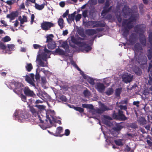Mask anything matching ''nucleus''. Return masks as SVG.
Returning <instances> with one entry per match:
<instances>
[{"instance_id": "f257e3e1", "label": "nucleus", "mask_w": 152, "mask_h": 152, "mask_svg": "<svg viewBox=\"0 0 152 152\" xmlns=\"http://www.w3.org/2000/svg\"><path fill=\"white\" fill-rule=\"evenodd\" d=\"M138 15H132L129 18L124 20L122 22L123 32L122 34L125 38H126L128 36L129 31L134 26L132 22L135 21Z\"/></svg>"}, {"instance_id": "f03ea898", "label": "nucleus", "mask_w": 152, "mask_h": 152, "mask_svg": "<svg viewBox=\"0 0 152 152\" xmlns=\"http://www.w3.org/2000/svg\"><path fill=\"white\" fill-rule=\"evenodd\" d=\"M133 49L134 51V56L133 58L131 59V61L141 64H144L146 63L147 59L146 56L141 55H137L136 52L142 50L141 44L139 43H136L134 45Z\"/></svg>"}, {"instance_id": "7ed1b4c3", "label": "nucleus", "mask_w": 152, "mask_h": 152, "mask_svg": "<svg viewBox=\"0 0 152 152\" xmlns=\"http://www.w3.org/2000/svg\"><path fill=\"white\" fill-rule=\"evenodd\" d=\"M44 51L41 52V50L40 49L39 52L41 53L37 55V60L38 62L39 65L42 67H45L47 66L48 63H47V64H45L42 60L47 62L48 54H49L51 52L47 49L46 47H45Z\"/></svg>"}, {"instance_id": "20e7f679", "label": "nucleus", "mask_w": 152, "mask_h": 152, "mask_svg": "<svg viewBox=\"0 0 152 152\" xmlns=\"http://www.w3.org/2000/svg\"><path fill=\"white\" fill-rule=\"evenodd\" d=\"M85 27H88L89 26L94 28L98 27H105L106 24L104 21L101 22L99 21H89L84 23Z\"/></svg>"}, {"instance_id": "39448f33", "label": "nucleus", "mask_w": 152, "mask_h": 152, "mask_svg": "<svg viewBox=\"0 0 152 152\" xmlns=\"http://www.w3.org/2000/svg\"><path fill=\"white\" fill-rule=\"evenodd\" d=\"M112 116L114 119L119 121H125L128 119L124 114V112L121 110H118V113H116L115 111H113Z\"/></svg>"}, {"instance_id": "423d86ee", "label": "nucleus", "mask_w": 152, "mask_h": 152, "mask_svg": "<svg viewBox=\"0 0 152 152\" xmlns=\"http://www.w3.org/2000/svg\"><path fill=\"white\" fill-rule=\"evenodd\" d=\"M15 88L13 90V91L16 94L19 95L22 92L24 89V86L22 83L20 82H15L14 83Z\"/></svg>"}, {"instance_id": "0eeeda50", "label": "nucleus", "mask_w": 152, "mask_h": 152, "mask_svg": "<svg viewBox=\"0 0 152 152\" xmlns=\"http://www.w3.org/2000/svg\"><path fill=\"white\" fill-rule=\"evenodd\" d=\"M41 28L42 29L48 31L51 27L54 26V23L49 22L45 21L41 23Z\"/></svg>"}, {"instance_id": "6e6552de", "label": "nucleus", "mask_w": 152, "mask_h": 152, "mask_svg": "<svg viewBox=\"0 0 152 152\" xmlns=\"http://www.w3.org/2000/svg\"><path fill=\"white\" fill-rule=\"evenodd\" d=\"M29 115L23 111H20L18 113V121L20 122L25 120L27 119L29 117Z\"/></svg>"}, {"instance_id": "1a4fd4ad", "label": "nucleus", "mask_w": 152, "mask_h": 152, "mask_svg": "<svg viewBox=\"0 0 152 152\" xmlns=\"http://www.w3.org/2000/svg\"><path fill=\"white\" fill-rule=\"evenodd\" d=\"M132 10L130 9L129 7L126 5H124L122 9L123 15L124 18H127L128 16H129L131 13Z\"/></svg>"}, {"instance_id": "9d476101", "label": "nucleus", "mask_w": 152, "mask_h": 152, "mask_svg": "<svg viewBox=\"0 0 152 152\" xmlns=\"http://www.w3.org/2000/svg\"><path fill=\"white\" fill-rule=\"evenodd\" d=\"M30 111L32 113L33 115L37 118L39 120L40 122L42 123L44 122V121L42 119V118L39 115V113L33 107H30Z\"/></svg>"}, {"instance_id": "9b49d317", "label": "nucleus", "mask_w": 152, "mask_h": 152, "mask_svg": "<svg viewBox=\"0 0 152 152\" xmlns=\"http://www.w3.org/2000/svg\"><path fill=\"white\" fill-rule=\"evenodd\" d=\"M23 91L25 95L27 96L33 97L35 95L33 91L31 90L28 87H25Z\"/></svg>"}, {"instance_id": "f8f14e48", "label": "nucleus", "mask_w": 152, "mask_h": 152, "mask_svg": "<svg viewBox=\"0 0 152 152\" xmlns=\"http://www.w3.org/2000/svg\"><path fill=\"white\" fill-rule=\"evenodd\" d=\"M70 39L73 43L77 45L80 46L85 45V42L79 41L78 37L76 38L74 36H72L71 37Z\"/></svg>"}, {"instance_id": "ddd939ff", "label": "nucleus", "mask_w": 152, "mask_h": 152, "mask_svg": "<svg viewBox=\"0 0 152 152\" xmlns=\"http://www.w3.org/2000/svg\"><path fill=\"white\" fill-rule=\"evenodd\" d=\"M37 95L43 99H45L50 101L51 99V97L45 91H40Z\"/></svg>"}, {"instance_id": "4468645a", "label": "nucleus", "mask_w": 152, "mask_h": 152, "mask_svg": "<svg viewBox=\"0 0 152 152\" xmlns=\"http://www.w3.org/2000/svg\"><path fill=\"white\" fill-rule=\"evenodd\" d=\"M137 39V34L135 33H132L129 37V41L131 44L133 45L135 43Z\"/></svg>"}, {"instance_id": "2eb2a0df", "label": "nucleus", "mask_w": 152, "mask_h": 152, "mask_svg": "<svg viewBox=\"0 0 152 152\" xmlns=\"http://www.w3.org/2000/svg\"><path fill=\"white\" fill-rule=\"evenodd\" d=\"M96 88L99 92L102 93L104 90L105 86L103 83H99L96 85Z\"/></svg>"}, {"instance_id": "dca6fc26", "label": "nucleus", "mask_w": 152, "mask_h": 152, "mask_svg": "<svg viewBox=\"0 0 152 152\" xmlns=\"http://www.w3.org/2000/svg\"><path fill=\"white\" fill-rule=\"evenodd\" d=\"M25 78V80L28 83L31 84L33 86H35V85L34 83L33 80L28 75H26L24 77Z\"/></svg>"}, {"instance_id": "f3484780", "label": "nucleus", "mask_w": 152, "mask_h": 152, "mask_svg": "<svg viewBox=\"0 0 152 152\" xmlns=\"http://www.w3.org/2000/svg\"><path fill=\"white\" fill-rule=\"evenodd\" d=\"M132 77L129 75H125L123 77V81L125 83L130 82L132 81Z\"/></svg>"}, {"instance_id": "a211bd4d", "label": "nucleus", "mask_w": 152, "mask_h": 152, "mask_svg": "<svg viewBox=\"0 0 152 152\" xmlns=\"http://www.w3.org/2000/svg\"><path fill=\"white\" fill-rule=\"evenodd\" d=\"M63 128L61 127H58L57 128L56 133H54L53 135L55 136H62L60 134L62 132Z\"/></svg>"}, {"instance_id": "6ab92c4d", "label": "nucleus", "mask_w": 152, "mask_h": 152, "mask_svg": "<svg viewBox=\"0 0 152 152\" xmlns=\"http://www.w3.org/2000/svg\"><path fill=\"white\" fill-rule=\"evenodd\" d=\"M60 47L63 48L64 49H65L66 51L67 52H69V46L67 42L66 41L63 42Z\"/></svg>"}, {"instance_id": "aec40b11", "label": "nucleus", "mask_w": 152, "mask_h": 152, "mask_svg": "<svg viewBox=\"0 0 152 152\" xmlns=\"http://www.w3.org/2000/svg\"><path fill=\"white\" fill-rule=\"evenodd\" d=\"M53 54H58L62 55H64L65 54V51L59 48L56 49L53 52Z\"/></svg>"}, {"instance_id": "412c9836", "label": "nucleus", "mask_w": 152, "mask_h": 152, "mask_svg": "<svg viewBox=\"0 0 152 152\" xmlns=\"http://www.w3.org/2000/svg\"><path fill=\"white\" fill-rule=\"evenodd\" d=\"M138 122L141 126H143L147 123V121L145 119L142 117L139 118L138 120Z\"/></svg>"}, {"instance_id": "4be33fe9", "label": "nucleus", "mask_w": 152, "mask_h": 152, "mask_svg": "<svg viewBox=\"0 0 152 152\" xmlns=\"http://www.w3.org/2000/svg\"><path fill=\"white\" fill-rule=\"evenodd\" d=\"M48 47L50 49H53L56 47V45L55 41H52L48 43Z\"/></svg>"}, {"instance_id": "5701e85b", "label": "nucleus", "mask_w": 152, "mask_h": 152, "mask_svg": "<svg viewBox=\"0 0 152 152\" xmlns=\"http://www.w3.org/2000/svg\"><path fill=\"white\" fill-rule=\"evenodd\" d=\"M134 31L136 33L139 32H142L143 31V28L141 25L136 26L134 28Z\"/></svg>"}, {"instance_id": "b1692460", "label": "nucleus", "mask_w": 152, "mask_h": 152, "mask_svg": "<svg viewBox=\"0 0 152 152\" xmlns=\"http://www.w3.org/2000/svg\"><path fill=\"white\" fill-rule=\"evenodd\" d=\"M87 34L89 36L93 35L96 34V31L94 29H88L86 30Z\"/></svg>"}, {"instance_id": "393cba45", "label": "nucleus", "mask_w": 152, "mask_h": 152, "mask_svg": "<svg viewBox=\"0 0 152 152\" xmlns=\"http://www.w3.org/2000/svg\"><path fill=\"white\" fill-rule=\"evenodd\" d=\"M115 15L116 16V18L120 23H121L122 21L121 14L120 12H115Z\"/></svg>"}, {"instance_id": "a878e982", "label": "nucleus", "mask_w": 152, "mask_h": 152, "mask_svg": "<svg viewBox=\"0 0 152 152\" xmlns=\"http://www.w3.org/2000/svg\"><path fill=\"white\" fill-rule=\"evenodd\" d=\"M45 5V3H43L41 5H39L37 3H35V7L36 9L41 10L43 9Z\"/></svg>"}, {"instance_id": "bb28decb", "label": "nucleus", "mask_w": 152, "mask_h": 152, "mask_svg": "<svg viewBox=\"0 0 152 152\" xmlns=\"http://www.w3.org/2000/svg\"><path fill=\"white\" fill-rule=\"evenodd\" d=\"M54 36L52 34H50L48 35L46 37L47 40L46 42L48 43L52 42V41H54L52 38Z\"/></svg>"}, {"instance_id": "cd10ccee", "label": "nucleus", "mask_w": 152, "mask_h": 152, "mask_svg": "<svg viewBox=\"0 0 152 152\" xmlns=\"http://www.w3.org/2000/svg\"><path fill=\"white\" fill-rule=\"evenodd\" d=\"M122 90V88H121L116 89L115 90V96L116 97L120 96Z\"/></svg>"}, {"instance_id": "c85d7f7f", "label": "nucleus", "mask_w": 152, "mask_h": 152, "mask_svg": "<svg viewBox=\"0 0 152 152\" xmlns=\"http://www.w3.org/2000/svg\"><path fill=\"white\" fill-rule=\"evenodd\" d=\"M148 54L147 56L149 60H151V62L152 64V50L149 49L148 50Z\"/></svg>"}, {"instance_id": "c756f323", "label": "nucleus", "mask_w": 152, "mask_h": 152, "mask_svg": "<svg viewBox=\"0 0 152 152\" xmlns=\"http://www.w3.org/2000/svg\"><path fill=\"white\" fill-rule=\"evenodd\" d=\"M58 25L60 27L61 29H62L64 27V20L62 18H60L58 20Z\"/></svg>"}, {"instance_id": "7c9ffc66", "label": "nucleus", "mask_w": 152, "mask_h": 152, "mask_svg": "<svg viewBox=\"0 0 152 152\" xmlns=\"http://www.w3.org/2000/svg\"><path fill=\"white\" fill-rule=\"evenodd\" d=\"M73 108L75 110L79 112L80 113H82L84 111V109L81 107H75L73 106Z\"/></svg>"}, {"instance_id": "2f4dec72", "label": "nucleus", "mask_w": 152, "mask_h": 152, "mask_svg": "<svg viewBox=\"0 0 152 152\" xmlns=\"http://www.w3.org/2000/svg\"><path fill=\"white\" fill-rule=\"evenodd\" d=\"M134 71L136 74L138 75H140L142 73L140 69L138 67L135 68Z\"/></svg>"}, {"instance_id": "473e14b6", "label": "nucleus", "mask_w": 152, "mask_h": 152, "mask_svg": "<svg viewBox=\"0 0 152 152\" xmlns=\"http://www.w3.org/2000/svg\"><path fill=\"white\" fill-rule=\"evenodd\" d=\"M85 45L83 46H80L84 47L86 49V51L88 52L89 51L91 50L92 48L88 44H86V43L85 42Z\"/></svg>"}, {"instance_id": "72a5a7b5", "label": "nucleus", "mask_w": 152, "mask_h": 152, "mask_svg": "<svg viewBox=\"0 0 152 152\" xmlns=\"http://www.w3.org/2000/svg\"><path fill=\"white\" fill-rule=\"evenodd\" d=\"M113 90L112 88H109L106 91L105 93L106 95L110 96V95L113 93Z\"/></svg>"}, {"instance_id": "f704fd0d", "label": "nucleus", "mask_w": 152, "mask_h": 152, "mask_svg": "<svg viewBox=\"0 0 152 152\" xmlns=\"http://www.w3.org/2000/svg\"><path fill=\"white\" fill-rule=\"evenodd\" d=\"M11 40V39L10 37L6 36L3 37L1 39L2 41L6 42H9Z\"/></svg>"}, {"instance_id": "c9c22d12", "label": "nucleus", "mask_w": 152, "mask_h": 152, "mask_svg": "<svg viewBox=\"0 0 152 152\" xmlns=\"http://www.w3.org/2000/svg\"><path fill=\"white\" fill-rule=\"evenodd\" d=\"M26 68L27 71L30 72L33 68L32 64L31 63L27 64V65L26 66Z\"/></svg>"}, {"instance_id": "e433bc0d", "label": "nucleus", "mask_w": 152, "mask_h": 152, "mask_svg": "<svg viewBox=\"0 0 152 152\" xmlns=\"http://www.w3.org/2000/svg\"><path fill=\"white\" fill-rule=\"evenodd\" d=\"M20 94V97L21 98L22 100L24 102H27V96L21 93Z\"/></svg>"}, {"instance_id": "4c0bfd02", "label": "nucleus", "mask_w": 152, "mask_h": 152, "mask_svg": "<svg viewBox=\"0 0 152 152\" xmlns=\"http://www.w3.org/2000/svg\"><path fill=\"white\" fill-rule=\"evenodd\" d=\"M75 16L72 14H69L68 18L67 19V21L69 23V20L74 21L75 19Z\"/></svg>"}, {"instance_id": "58836bf2", "label": "nucleus", "mask_w": 152, "mask_h": 152, "mask_svg": "<svg viewBox=\"0 0 152 152\" xmlns=\"http://www.w3.org/2000/svg\"><path fill=\"white\" fill-rule=\"evenodd\" d=\"M11 16L12 17V20H14L15 18L18 16V12L17 11L13 12L11 13Z\"/></svg>"}, {"instance_id": "ea45409f", "label": "nucleus", "mask_w": 152, "mask_h": 152, "mask_svg": "<svg viewBox=\"0 0 152 152\" xmlns=\"http://www.w3.org/2000/svg\"><path fill=\"white\" fill-rule=\"evenodd\" d=\"M122 128V126L121 125H118L116 127L113 128V129L117 132V135L118 134V132Z\"/></svg>"}, {"instance_id": "a19ab883", "label": "nucleus", "mask_w": 152, "mask_h": 152, "mask_svg": "<svg viewBox=\"0 0 152 152\" xmlns=\"http://www.w3.org/2000/svg\"><path fill=\"white\" fill-rule=\"evenodd\" d=\"M114 142L115 144L121 146L123 145V143L121 139H118V140H115Z\"/></svg>"}, {"instance_id": "79ce46f5", "label": "nucleus", "mask_w": 152, "mask_h": 152, "mask_svg": "<svg viewBox=\"0 0 152 152\" xmlns=\"http://www.w3.org/2000/svg\"><path fill=\"white\" fill-rule=\"evenodd\" d=\"M101 109H102V111L103 112L107 111V110H108L111 109H110L107 106L105 105L104 104H102L101 107Z\"/></svg>"}, {"instance_id": "37998d69", "label": "nucleus", "mask_w": 152, "mask_h": 152, "mask_svg": "<svg viewBox=\"0 0 152 152\" xmlns=\"http://www.w3.org/2000/svg\"><path fill=\"white\" fill-rule=\"evenodd\" d=\"M119 108H120L118 110H124L126 111H127V107L126 105H123L121 104H120L118 106Z\"/></svg>"}, {"instance_id": "c03bdc74", "label": "nucleus", "mask_w": 152, "mask_h": 152, "mask_svg": "<svg viewBox=\"0 0 152 152\" xmlns=\"http://www.w3.org/2000/svg\"><path fill=\"white\" fill-rule=\"evenodd\" d=\"M23 18L19 20L20 21V24H23L24 22H27V19L26 16L23 15Z\"/></svg>"}, {"instance_id": "a18cd8bd", "label": "nucleus", "mask_w": 152, "mask_h": 152, "mask_svg": "<svg viewBox=\"0 0 152 152\" xmlns=\"http://www.w3.org/2000/svg\"><path fill=\"white\" fill-rule=\"evenodd\" d=\"M149 79L148 80V83L150 85L152 84V70H151L150 72Z\"/></svg>"}, {"instance_id": "49530a36", "label": "nucleus", "mask_w": 152, "mask_h": 152, "mask_svg": "<svg viewBox=\"0 0 152 152\" xmlns=\"http://www.w3.org/2000/svg\"><path fill=\"white\" fill-rule=\"evenodd\" d=\"M140 41L141 43L143 45H145L146 39L144 37L140 38Z\"/></svg>"}, {"instance_id": "de8ad7c7", "label": "nucleus", "mask_w": 152, "mask_h": 152, "mask_svg": "<svg viewBox=\"0 0 152 152\" xmlns=\"http://www.w3.org/2000/svg\"><path fill=\"white\" fill-rule=\"evenodd\" d=\"M109 12L108 11V10H107V8H105V7H103V10L101 12V14L103 16H104L105 14Z\"/></svg>"}, {"instance_id": "09e8293b", "label": "nucleus", "mask_w": 152, "mask_h": 152, "mask_svg": "<svg viewBox=\"0 0 152 152\" xmlns=\"http://www.w3.org/2000/svg\"><path fill=\"white\" fill-rule=\"evenodd\" d=\"M15 47V45L13 44L8 45V48L10 51L14 50Z\"/></svg>"}, {"instance_id": "8fccbe9b", "label": "nucleus", "mask_w": 152, "mask_h": 152, "mask_svg": "<svg viewBox=\"0 0 152 152\" xmlns=\"http://www.w3.org/2000/svg\"><path fill=\"white\" fill-rule=\"evenodd\" d=\"M88 82L91 85H94L95 84L94 80L92 78H89L87 80Z\"/></svg>"}, {"instance_id": "3c124183", "label": "nucleus", "mask_w": 152, "mask_h": 152, "mask_svg": "<svg viewBox=\"0 0 152 152\" xmlns=\"http://www.w3.org/2000/svg\"><path fill=\"white\" fill-rule=\"evenodd\" d=\"M83 94L85 96H89L90 92L86 89L84 91Z\"/></svg>"}, {"instance_id": "603ef678", "label": "nucleus", "mask_w": 152, "mask_h": 152, "mask_svg": "<svg viewBox=\"0 0 152 152\" xmlns=\"http://www.w3.org/2000/svg\"><path fill=\"white\" fill-rule=\"evenodd\" d=\"M81 18V14H77L75 17V20L76 22L80 21Z\"/></svg>"}, {"instance_id": "864d4df0", "label": "nucleus", "mask_w": 152, "mask_h": 152, "mask_svg": "<svg viewBox=\"0 0 152 152\" xmlns=\"http://www.w3.org/2000/svg\"><path fill=\"white\" fill-rule=\"evenodd\" d=\"M6 46L1 42H0V48L2 50H5L6 49Z\"/></svg>"}, {"instance_id": "5fc2aeb1", "label": "nucleus", "mask_w": 152, "mask_h": 152, "mask_svg": "<svg viewBox=\"0 0 152 152\" xmlns=\"http://www.w3.org/2000/svg\"><path fill=\"white\" fill-rule=\"evenodd\" d=\"M35 106L41 110H44L45 108V106L43 105H36Z\"/></svg>"}, {"instance_id": "6e6d98bb", "label": "nucleus", "mask_w": 152, "mask_h": 152, "mask_svg": "<svg viewBox=\"0 0 152 152\" xmlns=\"http://www.w3.org/2000/svg\"><path fill=\"white\" fill-rule=\"evenodd\" d=\"M82 15L84 18H86L88 16V11L86 10L83 11L82 13Z\"/></svg>"}, {"instance_id": "4d7b16f0", "label": "nucleus", "mask_w": 152, "mask_h": 152, "mask_svg": "<svg viewBox=\"0 0 152 152\" xmlns=\"http://www.w3.org/2000/svg\"><path fill=\"white\" fill-rule=\"evenodd\" d=\"M60 99L62 101L64 102H66L67 101V98L64 95H62L60 97Z\"/></svg>"}, {"instance_id": "13d9d810", "label": "nucleus", "mask_w": 152, "mask_h": 152, "mask_svg": "<svg viewBox=\"0 0 152 152\" xmlns=\"http://www.w3.org/2000/svg\"><path fill=\"white\" fill-rule=\"evenodd\" d=\"M149 42L152 46V33H150L149 34Z\"/></svg>"}, {"instance_id": "bf43d9fd", "label": "nucleus", "mask_w": 152, "mask_h": 152, "mask_svg": "<svg viewBox=\"0 0 152 152\" xmlns=\"http://www.w3.org/2000/svg\"><path fill=\"white\" fill-rule=\"evenodd\" d=\"M130 127L134 129H136L137 128V126L135 123H132L130 125Z\"/></svg>"}, {"instance_id": "052dcab7", "label": "nucleus", "mask_w": 152, "mask_h": 152, "mask_svg": "<svg viewBox=\"0 0 152 152\" xmlns=\"http://www.w3.org/2000/svg\"><path fill=\"white\" fill-rule=\"evenodd\" d=\"M106 2L105 3V6L104 7L105 8H107L110 5V1H106Z\"/></svg>"}, {"instance_id": "680f3d73", "label": "nucleus", "mask_w": 152, "mask_h": 152, "mask_svg": "<svg viewBox=\"0 0 152 152\" xmlns=\"http://www.w3.org/2000/svg\"><path fill=\"white\" fill-rule=\"evenodd\" d=\"M69 11L68 10H66V12L64 13L62 15L63 18H65L67 15H69Z\"/></svg>"}, {"instance_id": "e2e57ef3", "label": "nucleus", "mask_w": 152, "mask_h": 152, "mask_svg": "<svg viewBox=\"0 0 152 152\" xmlns=\"http://www.w3.org/2000/svg\"><path fill=\"white\" fill-rule=\"evenodd\" d=\"M15 1H7L6 3L10 5H11L13 4L15 2Z\"/></svg>"}, {"instance_id": "0e129e2a", "label": "nucleus", "mask_w": 152, "mask_h": 152, "mask_svg": "<svg viewBox=\"0 0 152 152\" xmlns=\"http://www.w3.org/2000/svg\"><path fill=\"white\" fill-rule=\"evenodd\" d=\"M112 17V15L110 14H108L105 17V19H107L108 20H110L111 19Z\"/></svg>"}, {"instance_id": "69168bd1", "label": "nucleus", "mask_w": 152, "mask_h": 152, "mask_svg": "<svg viewBox=\"0 0 152 152\" xmlns=\"http://www.w3.org/2000/svg\"><path fill=\"white\" fill-rule=\"evenodd\" d=\"M70 133V131L68 129H66L65 130V132L64 134L66 136H68L69 135Z\"/></svg>"}, {"instance_id": "338daca9", "label": "nucleus", "mask_w": 152, "mask_h": 152, "mask_svg": "<svg viewBox=\"0 0 152 152\" xmlns=\"http://www.w3.org/2000/svg\"><path fill=\"white\" fill-rule=\"evenodd\" d=\"M46 82V79L45 77L41 78V83L42 84H45Z\"/></svg>"}, {"instance_id": "774afa93", "label": "nucleus", "mask_w": 152, "mask_h": 152, "mask_svg": "<svg viewBox=\"0 0 152 152\" xmlns=\"http://www.w3.org/2000/svg\"><path fill=\"white\" fill-rule=\"evenodd\" d=\"M33 47L35 49H37L38 48H40L41 47V46L38 44H34L33 45Z\"/></svg>"}]
</instances>
